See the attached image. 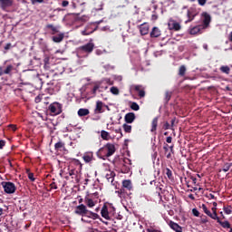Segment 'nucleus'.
Returning a JSON list of instances; mask_svg holds the SVG:
<instances>
[{
    "mask_svg": "<svg viewBox=\"0 0 232 232\" xmlns=\"http://www.w3.org/2000/svg\"><path fill=\"white\" fill-rule=\"evenodd\" d=\"M115 151V145L113 143H107L98 150L97 155L104 159V157H111Z\"/></svg>",
    "mask_w": 232,
    "mask_h": 232,
    "instance_id": "f257e3e1",
    "label": "nucleus"
},
{
    "mask_svg": "<svg viewBox=\"0 0 232 232\" xmlns=\"http://www.w3.org/2000/svg\"><path fill=\"white\" fill-rule=\"evenodd\" d=\"M133 190V184L131 183V180L130 179H125L122 180L121 182V188L116 191V193H118V195H124L126 193V195H131V193H128L126 191H132Z\"/></svg>",
    "mask_w": 232,
    "mask_h": 232,
    "instance_id": "f03ea898",
    "label": "nucleus"
},
{
    "mask_svg": "<svg viewBox=\"0 0 232 232\" xmlns=\"http://www.w3.org/2000/svg\"><path fill=\"white\" fill-rule=\"evenodd\" d=\"M48 110L51 115H61L63 113V104L54 102L49 105Z\"/></svg>",
    "mask_w": 232,
    "mask_h": 232,
    "instance_id": "7ed1b4c3",
    "label": "nucleus"
},
{
    "mask_svg": "<svg viewBox=\"0 0 232 232\" xmlns=\"http://www.w3.org/2000/svg\"><path fill=\"white\" fill-rule=\"evenodd\" d=\"M5 193H7V195H13V193H15L17 190V187H15V184L11 181H3L1 183Z\"/></svg>",
    "mask_w": 232,
    "mask_h": 232,
    "instance_id": "20e7f679",
    "label": "nucleus"
},
{
    "mask_svg": "<svg viewBox=\"0 0 232 232\" xmlns=\"http://www.w3.org/2000/svg\"><path fill=\"white\" fill-rule=\"evenodd\" d=\"M83 217H87V218H92V220L100 219V222H102V224H105V226H108L109 224L107 221L102 220V218H101V216H99V214L90 211L88 210V208L87 210H85V214Z\"/></svg>",
    "mask_w": 232,
    "mask_h": 232,
    "instance_id": "39448f33",
    "label": "nucleus"
},
{
    "mask_svg": "<svg viewBox=\"0 0 232 232\" xmlns=\"http://www.w3.org/2000/svg\"><path fill=\"white\" fill-rule=\"evenodd\" d=\"M94 49L95 44L93 43H88L79 47V51L83 52V53H92V52H93Z\"/></svg>",
    "mask_w": 232,
    "mask_h": 232,
    "instance_id": "423d86ee",
    "label": "nucleus"
},
{
    "mask_svg": "<svg viewBox=\"0 0 232 232\" xmlns=\"http://www.w3.org/2000/svg\"><path fill=\"white\" fill-rule=\"evenodd\" d=\"M87 209L88 208H86V206L84 204H81V205L75 207L74 214L78 215L79 217H84Z\"/></svg>",
    "mask_w": 232,
    "mask_h": 232,
    "instance_id": "0eeeda50",
    "label": "nucleus"
},
{
    "mask_svg": "<svg viewBox=\"0 0 232 232\" xmlns=\"http://www.w3.org/2000/svg\"><path fill=\"white\" fill-rule=\"evenodd\" d=\"M122 166H121V173H130V170L131 169L130 168V164H131V160L130 159H124L122 160Z\"/></svg>",
    "mask_w": 232,
    "mask_h": 232,
    "instance_id": "6e6552de",
    "label": "nucleus"
},
{
    "mask_svg": "<svg viewBox=\"0 0 232 232\" xmlns=\"http://www.w3.org/2000/svg\"><path fill=\"white\" fill-rule=\"evenodd\" d=\"M168 26H169V30H174V32H179V30H181L182 28L180 24L175 20H169Z\"/></svg>",
    "mask_w": 232,
    "mask_h": 232,
    "instance_id": "1a4fd4ad",
    "label": "nucleus"
},
{
    "mask_svg": "<svg viewBox=\"0 0 232 232\" xmlns=\"http://www.w3.org/2000/svg\"><path fill=\"white\" fill-rule=\"evenodd\" d=\"M12 72H14V65L12 64L7 65L5 69L0 66V77H3V75H12Z\"/></svg>",
    "mask_w": 232,
    "mask_h": 232,
    "instance_id": "9d476101",
    "label": "nucleus"
},
{
    "mask_svg": "<svg viewBox=\"0 0 232 232\" xmlns=\"http://www.w3.org/2000/svg\"><path fill=\"white\" fill-rule=\"evenodd\" d=\"M10 6H14V0H0V8L2 10H6Z\"/></svg>",
    "mask_w": 232,
    "mask_h": 232,
    "instance_id": "9b49d317",
    "label": "nucleus"
},
{
    "mask_svg": "<svg viewBox=\"0 0 232 232\" xmlns=\"http://www.w3.org/2000/svg\"><path fill=\"white\" fill-rule=\"evenodd\" d=\"M202 17H203V29L208 28V26H209V23H211V15H209V14L208 13H203L202 14Z\"/></svg>",
    "mask_w": 232,
    "mask_h": 232,
    "instance_id": "f8f14e48",
    "label": "nucleus"
},
{
    "mask_svg": "<svg viewBox=\"0 0 232 232\" xmlns=\"http://www.w3.org/2000/svg\"><path fill=\"white\" fill-rule=\"evenodd\" d=\"M101 215L102 218H105V220H111V218H110V212L108 211V205L104 204L102 206Z\"/></svg>",
    "mask_w": 232,
    "mask_h": 232,
    "instance_id": "ddd939ff",
    "label": "nucleus"
},
{
    "mask_svg": "<svg viewBox=\"0 0 232 232\" xmlns=\"http://www.w3.org/2000/svg\"><path fill=\"white\" fill-rule=\"evenodd\" d=\"M196 16H197V11H195L193 8L188 9L187 11L188 20L186 21V23H191V21H193V19H195Z\"/></svg>",
    "mask_w": 232,
    "mask_h": 232,
    "instance_id": "4468645a",
    "label": "nucleus"
},
{
    "mask_svg": "<svg viewBox=\"0 0 232 232\" xmlns=\"http://www.w3.org/2000/svg\"><path fill=\"white\" fill-rule=\"evenodd\" d=\"M82 160L86 164H90V162H93V152H85L82 156Z\"/></svg>",
    "mask_w": 232,
    "mask_h": 232,
    "instance_id": "2eb2a0df",
    "label": "nucleus"
},
{
    "mask_svg": "<svg viewBox=\"0 0 232 232\" xmlns=\"http://www.w3.org/2000/svg\"><path fill=\"white\" fill-rule=\"evenodd\" d=\"M202 30H204L203 25H197L189 30V34L190 35H197V34H202Z\"/></svg>",
    "mask_w": 232,
    "mask_h": 232,
    "instance_id": "dca6fc26",
    "label": "nucleus"
},
{
    "mask_svg": "<svg viewBox=\"0 0 232 232\" xmlns=\"http://www.w3.org/2000/svg\"><path fill=\"white\" fill-rule=\"evenodd\" d=\"M162 35V33L159 27H153L150 32V37L152 39H157V37H160Z\"/></svg>",
    "mask_w": 232,
    "mask_h": 232,
    "instance_id": "f3484780",
    "label": "nucleus"
},
{
    "mask_svg": "<svg viewBox=\"0 0 232 232\" xmlns=\"http://www.w3.org/2000/svg\"><path fill=\"white\" fill-rule=\"evenodd\" d=\"M140 33L141 35H148V34H150V25L148 24H140Z\"/></svg>",
    "mask_w": 232,
    "mask_h": 232,
    "instance_id": "a211bd4d",
    "label": "nucleus"
},
{
    "mask_svg": "<svg viewBox=\"0 0 232 232\" xmlns=\"http://www.w3.org/2000/svg\"><path fill=\"white\" fill-rule=\"evenodd\" d=\"M135 118L134 112H129L124 117L125 122H127V124H131L135 121Z\"/></svg>",
    "mask_w": 232,
    "mask_h": 232,
    "instance_id": "6ab92c4d",
    "label": "nucleus"
},
{
    "mask_svg": "<svg viewBox=\"0 0 232 232\" xmlns=\"http://www.w3.org/2000/svg\"><path fill=\"white\" fill-rule=\"evenodd\" d=\"M134 90L138 92V95L140 97V99H142V97H146V92L144 89H142V85H135Z\"/></svg>",
    "mask_w": 232,
    "mask_h": 232,
    "instance_id": "aec40b11",
    "label": "nucleus"
},
{
    "mask_svg": "<svg viewBox=\"0 0 232 232\" xmlns=\"http://www.w3.org/2000/svg\"><path fill=\"white\" fill-rule=\"evenodd\" d=\"M216 220L218 224H219L224 229H231V224L229 223V221H221L220 218L218 217V218H216Z\"/></svg>",
    "mask_w": 232,
    "mask_h": 232,
    "instance_id": "412c9836",
    "label": "nucleus"
},
{
    "mask_svg": "<svg viewBox=\"0 0 232 232\" xmlns=\"http://www.w3.org/2000/svg\"><path fill=\"white\" fill-rule=\"evenodd\" d=\"M45 28L51 31V35H55V34H59V27L52 24H47Z\"/></svg>",
    "mask_w": 232,
    "mask_h": 232,
    "instance_id": "4be33fe9",
    "label": "nucleus"
},
{
    "mask_svg": "<svg viewBox=\"0 0 232 232\" xmlns=\"http://www.w3.org/2000/svg\"><path fill=\"white\" fill-rule=\"evenodd\" d=\"M169 226L170 229H173V231L182 232V227H180L179 224H177L173 221H169Z\"/></svg>",
    "mask_w": 232,
    "mask_h": 232,
    "instance_id": "5701e85b",
    "label": "nucleus"
},
{
    "mask_svg": "<svg viewBox=\"0 0 232 232\" xmlns=\"http://www.w3.org/2000/svg\"><path fill=\"white\" fill-rule=\"evenodd\" d=\"M63 40H64V33H60L57 35H53L52 37V41H53V43H63Z\"/></svg>",
    "mask_w": 232,
    "mask_h": 232,
    "instance_id": "b1692460",
    "label": "nucleus"
},
{
    "mask_svg": "<svg viewBox=\"0 0 232 232\" xmlns=\"http://www.w3.org/2000/svg\"><path fill=\"white\" fill-rule=\"evenodd\" d=\"M104 106V103L101 101L96 102V108L94 110L95 113H104V110H102V107Z\"/></svg>",
    "mask_w": 232,
    "mask_h": 232,
    "instance_id": "393cba45",
    "label": "nucleus"
},
{
    "mask_svg": "<svg viewBox=\"0 0 232 232\" xmlns=\"http://www.w3.org/2000/svg\"><path fill=\"white\" fill-rule=\"evenodd\" d=\"M159 126V117H155L151 121V129L150 131L155 133L157 131V127Z\"/></svg>",
    "mask_w": 232,
    "mask_h": 232,
    "instance_id": "a878e982",
    "label": "nucleus"
},
{
    "mask_svg": "<svg viewBox=\"0 0 232 232\" xmlns=\"http://www.w3.org/2000/svg\"><path fill=\"white\" fill-rule=\"evenodd\" d=\"M163 186L160 185V187H156V195L159 197L160 200H162V195L161 193H164V189H162Z\"/></svg>",
    "mask_w": 232,
    "mask_h": 232,
    "instance_id": "bb28decb",
    "label": "nucleus"
},
{
    "mask_svg": "<svg viewBox=\"0 0 232 232\" xmlns=\"http://www.w3.org/2000/svg\"><path fill=\"white\" fill-rule=\"evenodd\" d=\"M78 115H79V117H86V115H90V110L79 109Z\"/></svg>",
    "mask_w": 232,
    "mask_h": 232,
    "instance_id": "cd10ccee",
    "label": "nucleus"
},
{
    "mask_svg": "<svg viewBox=\"0 0 232 232\" xmlns=\"http://www.w3.org/2000/svg\"><path fill=\"white\" fill-rule=\"evenodd\" d=\"M101 88H102V83H99V84L94 85V87L92 90V95H97V90L99 92H102V90H101Z\"/></svg>",
    "mask_w": 232,
    "mask_h": 232,
    "instance_id": "c85d7f7f",
    "label": "nucleus"
},
{
    "mask_svg": "<svg viewBox=\"0 0 232 232\" xmlns=\"http://www.w3.org/2000/svg\"><path fill=\"white\" fill-rule=\"evenodd\" d=\"M101 137L103 140H110V132L106 131V130H102L101 131Z\"/></svg>",
    "mask_w": 232,
    "mask_h": 232,
    "instance_id": "c756f323",
    "label": "nucleus"
},
{
    "mask_svg": "<svg viewBox=\"0 0 232 232\" xmlns=\"http://www.w3.org/2000/svg\"><path fill=\"white\" fill-rule=\"evenodd\" d=\"M164 173L167 175L169 180H173V171L169 168H166Z\"/></svg>",
    "mask_w": 232,
    "mask_h": 232,
    "instance_id": "7c9ffc66",
    "label": "nucleus"
},
{
    "mask_svg": "<svg viewBox=\"0 0 232 232\" xmlns=\"http://www.w3.org/2000/svg\"><path fill=\"white\" fill-rule=\"evenodd\" d=\"M64 148V142L63 141H58L57 143L54 144V150L55 151H60Z\"/></svg>",
    "mask_w": 232,
    "mask_h": 232,
    "instance_id": "2f4dec72",
    "label": "nucleus"
},
{
    "mask_svg": "<svg viewBox=\"0 0 232 232\" xmlns=\"http://www.w3.org/2000/svg\"><path fill=\"white\" fill-rule=\"evenodd\" d=\"M84 202H85L86 206H88V208H93L95 206V202L92 198H86Z\"/></svg>",
    "mask_w": 232,
    "mask_h": 232,
    "instance_id": "473e14b6",
    "label": "nucleus"
},
{
    "mask_svg": "<svg viewBox=\"0 0 232 232\" xmlns=\"http://www.w3.org/2000/svg\"><path fill=\"white\" fill-rule=\"evenodd\" d=\"M171 95H173L172 92L167 91L165 92V98H164L165 102L169 103V101H171Z\"/></svg>",
    "mask_w": 232,
    "mask_h": 232,
    "instance_id": "72a5a7b5",
    "label": "nucleus"
},
{
    "mask_svg": "<svg viewBox=\"0 0 232 232\" xmlns=\"http://www.w3.org/2000/svg\"><path fill=\"white\" fill-rule=\"evenodd\" d=\"M206 215H208V217H209L210 218H212L213 220H217V218H218V216L217 215V212L211 213V211L207 210L205 212Z\"/></svg>",
    "mask_w": 232,
    "mask_h": 232,
    "instance_id": "f704fd0d",
    "label": "nucleus"
},
{
    "mask_svg": "<svg viewBox=\"0 0 232 232\" xmlns=\"http://www.w3.org/2000/svg\"><path fill=\"white\" fill-rule=\"evenodd\" d=\"M44 70H50V57H45L44 59Z\"/></svg>",
    "mask_w": 232,
    "mask_h": 232,
    "instance_id": "c9c22d12",
    "label": "nucleus"
},
{
    "mask_svg": "<svg viewBox=\"0 0 232 232\" xmlns=\"http://www.w3.org/2000/svg\"><path fill=\"white\" fill-rule=\"evenodd\" d=\"M186 65H181L179 69V77H184L186 75Z\"/></svg>",
    "mask_w": 232,
    "mask_h": 232,
    "instance_id": "e433bc0d",
    "label": "nucleus"
},
{
    "mask_svg": "<svg viewBox=\"0 0 232 232\" xmlns=\"http://www.w3.org/2000/svg\"><path fill=\"white\" fill-rule=\"evenodd\" d=\"M220 72H222V73H227V75H229V72H231V69L227 65H223L220 67Z\"/></svg>",
    "mask_w": 232,
    "mask_h": 232,
    "instance_id": "4c0bfd02",
    "label": "nucleus"
},
{
    "mask_svg": "<svg viewBox=\"0 0 232 232\" xmlns=\"http://www.w3.org/2000/svg\"><path fill=\"white\" fill-rule=\"evenodd\" d=\"M130 109H132L134 111H139L140 110V106L135 102H131Z\"/></svg>",
    "mask_w": 232,
    "mask_h": 232,
    "instance_id": "58836bf2",
    "label": "nucleus"
},
{
    "mask_svg": "<svg viewBox=\"0 0 232 232\" xmlns=\"http://www.w3.org/2000/svg\"><path fill=\"white\" fill-rule=\"evenodd\" d=\"M26 173L28 174V179L31 182H35V178L34 177V173L30 172L29 169H26Z\"/></svg>",
    "mask_w": 232,
    "mask_h": 232,
    "instance_id": "ea45409f",
    "label": "nucleus"
},
{
    "mask_svg": "<svg viewBox=\"0 0 232 232\" xmlns=\"http://www.w3.org/2000/svg\"><path fill=\"white\" fill-rule=\"evenodd\" d=\"M123 130H124L125 133H131V125H128V124L124 123Z\"/></svg>",
    "mask_w": 232,
    "mask_h": 232,
    "instance_id": "a19ab883",
    "label": "nucleus"
},
{
    "mask_svg": "<svg viewBox=\"0 0 232 232\" xmlns=\"http://www.w3.org/2000/svg\"><path fill=\"white\" fill-rule=\"evenodd\" d=\"M115 177V173H111V175L110 174H107L106 175V179H107V180H108V182H113V178Z\"/></svg>",
    "mask_w": 232,
    "mask_h": 232,
    "instance_id": "79ce46f5",
    "label": "nucleus"
},
{
    "mask_svg": "<svg viewBox=\"0 0 232 232\" xmlns=\"http://www.w3.org/2000/svg\"><path fill=\"white\" fill-rule=\"evenodd\" d=\"M111 93H112V95H119V88L113 86L111 88Z\"/></svg>",
    "mask_w": 232,
    "mask_h": 232,
    "instance_id": "37998d69",
    "label": "nucleus"
},
{
    "mask_svg": "<svg viewBox=\"0 0 232 232\" xmlns=\"http://www.w3.org/2000/svg\"><path fill=\"white\" fill-rule=\"evenodd\" d=\"M231 169V164L229 163H226L224 166H223V171L225 173H227V171H229V169Z\"/></svg>",
    "mask_w": 232,
    "mask_h": 232,
    "instance_id": "c03bdc74",
    "label": "nucleus"
},
{
    "mask_svg": "<svg viewBox=\"0 0 232 232\" xmlns=\"http://www.w3.org/2000/svg\"><path fill=\"white\" fill-rule=\"evenodd\" d=\"M163 130H173V128H171V125H169V122L165 121V123L163 124Z\"/></svg>",
    "mask_w": 232,
    "mask_h": 232,
    "instance_id": "a18cd8bd",
    "label": "nucleus"
},
{
    "mask_svg": "<svg viewBox=\"0 0 232 232\" xmlns=\"http://www.w3.org/2000/svg\"><path fill=\"white\" fill-rule=\"evenodd\" d=\"M223 210L226 213V215H231V213H232L231 207H229V208L224 207Z\"/></svg>",
    "mask_w": 232,
    "mask_h": 232,
    "instance_id": "49530a36",
    "label": "nucleus"
},
{
    "mask_svg": "<svg viewBox=\"0 0 232 232\" xmlns=\"http://www.w3.org/2000/svg\"><path fill=\"white\" fill-rule=\"evenodd\" d=\"M192 214L194 217H200V212H198L197 208L192 209Z\"/></svg>",
    "mask_w": 232,
    "mask_h": 232,
    "instance_id": "de8ad7c7",
    "label": "nucleus"
},
{
    "mask_svg": "<svg viewBox=\"0 0 232 232\" xmlns=\"http://www.w3.org/2000/svg\"><path fill=\"white\" fill-rule=\"evenodd\" d=\"M42 99H43V96L38 95L35 97L34 102H36V104H39V102H41Z\"/></svg>",
    "mask_w": 232,
    "mask_h": 232,
    "instance_id": "09e8293b",
    "label": "nucleus"
},
{
    "mask_svg": "<svg viewBox=\"0 0 232 232\" xmlns=\"http://www.w3.org/2000/svg\"><path fill=\"white\" fill-rule=\"evenodd\" d=\"M6 146V141L4 140H0V150H3Z\"/></svg>",
    "mask_w": 232,
    "mask_h": 232,
    "instance_id": "8fccbe9b",
    "label": "nucleus"
},
{
    "mask_svg": "<svg viewBox=\"0 0 232 232\" xmlns=\"http://www.w3.org/2000/svg\"><path fill=\"white\" fill-rule=\"evenodd\" d=\"M163 150L165 153H168V151H169V145H168V143H164Z\"/></svg>",
    "mask_w": 232,
    "mask_h": 232,
    "instance_id": "3c124183",
    "label": "nucleus"
},
{
    "mask_svg": "<svg viewBox=\"0 0 232 232\" xmlns=\"http://www.w3.org/2000/svg\"><path fill=\"white\" fill-rule=\"evenodd\" d=\"M34 82H39L41 86H43V79L41 78H33Z\"/></svg>",
    "mask_w": 232,
    "mask_h": 232,
    "instance_id": "603ef678",
    "label": "nucleus"
},
{
    "mask_svg": "<svg viewBox=\"0 0 232 232\" xmlns=\"http://www.w3.org/2000/svg\"><path fill=\"white\" fill-rule=\"evenodd\" d=\"M32 5H37V3H44V0H31Z\"/></svg>",
    "mask_w": 232,
    "mask_h": 232,
    "instance_id": "864d4df0",
    "label": "nucleus"
},
{
    "mask_svg": "<svg viewBox=\"0 0 232 232\" xmlns=\"http://www.w3.org/2000/svg\"><path fill=\"white\" fill-rule=\"evenodd\" d=\"M68 5H70V2H68V0H63L62 2V6H63V8H66V6H68Z\"/></svg>",
    "mask_w": 232,
    "mask_h": 232,
    "instance_id": "5fc2aeb1",
    "label": "nucleus"
},
{
    "mask_svg": "<svg viewBox=\"0 0 232 232\" xmlns=\"http://www.w3.org/2000/svg\"><path fill=\"white\" fill-rule=\"evenodd\" d=\"M198 3L200 6H204L208 3V0H198Z\"/></svg>",
    "mask_w": 232,
    "mask_h": 232,
    "instance_id": "6e6d98bb",
    "label": "nucleus"
},
{
    "mask_svg": "<svg viewBox=\"0 0 232 232\" xmlns=\"http://www.w3.org/2000/svg\"><path fill=\"white\" fill-rule=\"evenodd\" d=\"M50 188H51V189H57V184L55 182H52L50 184Z\"/></svg>",
    "mask_w": 232,
    "mask_h": 232,
    "instance_id": "4d7b16f0",
    "label": "nucleus"
},
{
    "mask_svg": "<svg viewBox=\"0 0 232 232\" xmlns=\"http://www.w3.org/2000/svg\"><path fill=\"white\" fill-rule=\"evenodd\" d=\"M172 141H173V138L171 136L167 137L166 142H168V144H171Z\"/></svg>",
    "mask_w": 232,
    "mask_h": 232,
    "instance_id": "13d9d810",
    "label": "nucleus"
},
{
    "mask_svg": "<svg viewBox=\"0 0 232 232\" xmlns=\"http://www.w3.org/2000/svg\"><path fill=\"white\" fill-rule=\"evenodd\" d=\"M176 121H177V118H176V117H174V118L171 120V121H170V127H171V128H173V127L175 126Z\"/></svg>",
    "mask_w": 232,
    "mask_h": 232,
    "instance_id": "bf43d9fd",
    "label": "nucleus"
},
{
    "mask_svg": "<svg viewBox=\"0 0 232 232\" xmlns=\"http://www.w3.org/2000/svg\"><path fill=\"white\" fill-rule=\"evenodd\" d=\"M8 128L12 129L13 131H16V130H17V127L15 125H14V124H10L8 126Z\"/></svg>",
    "mask_w": 232,
    "mask_h": 232,
    "instance_id": "052dcab7",
    "label": "nucleus"
},
{
    "mask_svg": "<svg viewBox=\"0 0 232 232\" xmlns=\"http://www.w3.org/2000/svg\"><path fill=\"white\" fill-rule=\"evenodd\" d=\"M201 208H202L204 213H206L207 211L209 210V209H208V207L206 206V204H202Z\"/></svg>",
    "mask_w": 232,
    "mask_h": 232,
    "instance_id": "680f3d73",
    "label": "nucleus"
},
{
    "mask_svg": "<svg viewBox=\"0 0 232 232\" xmlns=\"http://www.w3.org/2000/svg\"><path fill=\"white\" fill-rule=\"evenodd\" d=\"M10 48H12V44H5V50H10Z\"/></svg>",
    "mask_w": 232,
    "mask_h": 232,
    "instance_id": "e2e57ef3",
    "label": "nucleus"
},
{
    "mask_svg": "<svg viewBox=\"0 0 232 232\" xmlns=\"http://www.w3.org/2000/svg\"><path fill=\"white\" fill-rule=\"evenodd\" d=\"M90 34H93V32L92 31V32H90V33H87L86 30L82 31V34H83V35H90Z\"/></svg>",
    "mask_w": 232,
    "mask_h": 232,
    "instance_id": "0e129e2a",
    "label": "nucleus"
},
{
    "mask_svg": "<svg viewBox=\"0 0 232 232\" xmlns=\"http://www.w3.org/2000/svg\"><path fill=\"white\" fill-rule=\"evenodd\" d=\"M208 198H211L212 200H216L217 197H215V195H213V194H209Z\"/></svg>",
    "mask_w": 232,
    "mask_h": 232,
    "instance_id": "69168bd1",
    "label": "nucleus"
},
{
    "mask_svg": "<svg viewBox=\"0 0 232 232\" xmlns=\"http://www.w3.org/2000/svg\"><path fill=\"white\" fill-rule=\"evenodd\" d=\"M190 179H192L193 184H197V178L191 176Z\"/></svg>",
    "mask_w": 232,
    "mask_h": 232,
    "instance_id": "338daca9",
    "label": "nucleus"
},
{
    "mask_svg": "<svg viewBox=\"0 0 232 232\" xmlns=\"http://www.w3.org/2000/svg\"><path fill=\"white\" fill-rule=\"evenodd\" d=\"M228 41H230V43H232V31L230 32V34L228 35Z\"/></svg>",
    "mask_w": 232,
    "mask_h": 232,
    "instance_id": "774afa93",
    "label": "nucleus"
}]
</instances>
